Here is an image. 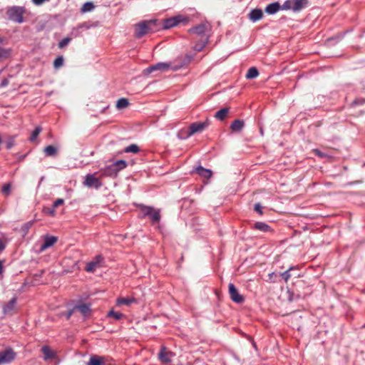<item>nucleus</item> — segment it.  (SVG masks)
Masks as SVG:
<instances>
[{
    "label": "nucleus",
    "mask_w": 365,
    "mask_h": 365,
    "mask_svg": "<svg viewBox=\"0 0 365 365\" xmlns=\"http://www.w3.org/2000/svg\"><path fill=\"white\" fill-rule=\"evenodd\" d=\"M274 274V273H271L269 274V279H272L273 278Z\"/></svg>",
    "instance_id": "obj_51"
},
{
    "label": "nucleus",
    "mask_w": 365,
    "mask_h": 365,
    "mask_svg": "<svg viewBox=\"0 0 365 365\" xmlns=\"http://www.w3.org/2000/svg\"><path fill=\"white\" fill-rule=\"evenodd\" d=\"M75 312H76V309H75V307H74L72 309L69 310V311L67 312V314H66V318H67V319H69V318L71 317V315H72Z\"/></svg>",
    "instance_id": "obj_47"
},
{
    "label": "nucleus",
    "mask_w": 365,
    "mask_h": 365,
    "mask_svg": "<svg viewBox=\"0 0 365 365\" xmlns=\"http://www.w3.org/2000/svg\"><path fill=\"white\" fill-rule=\"evenodd\" d=\"M57 237L54 236H46L44 242L41 246L40 250L41 252L46 250L48 247L53 246L57 242Z\"/></svg>",
    "instance_id": "obj_15"
},
{
    "label": "nucleus",
    "mask_w": 365,
    "mask_h": 365,
    "mask_svg": "<svg viewBox=\"0 0 365 365\" xmlns=\"http://www.w3.org/2000/svg\"><path fill=\"white\" fill-rule=\"evenodd\" d=\"M259 76V71L255 67H251L248 69L247 73L246 74V78L247 79L255 78Z\"/></svg>",
    "instance_id": "obj_26"
},
{
    "label": "nucleus",
    "mask_w": 365,
    "mask_h": 365,
    "mask_svg": "<svg viewBox=\"0 0 365 365\" xmlns=\"http://www.w3.org/2000/svg\"><path fill=\"white\" fill-rule=\"evenodd\" d=\"M16 297H13L9 302L5 304L3 307V313L5 315H13L16 313Z\"/></svg>",
    "instance_id": "obj_10"
},
{
    "label": "nucleus",
    "mask_w": 365,
    "mask_h": 365,
    "mask_svg": "<svg viewBox=\"0 0 365 365\" xmlns=\"http://www.w3.org/2000/svg\"><path fill=\"white\" fill-rule=\"evenodd\" d=\"M228 111V108H222L215 113V117L218 120H223L227 117Z\"/></svg>",
    "instance_id": "obj_25"
},
{
    "label": "nucleus",
    "mask_w": 365,
    "mask_h": 365,
    "mask_svg": "<svg viewBox=\"0 0 365 365\" xmlns=\"http://www.w3.org/2000/svg\"><path fill=\"white\" fill-rule=\"evenodd\" d=\"M96 174L93 175H87L85 178L84 185L88 187H93L95 188H98L101 186V182L98 178L95 176Z\"/></svg>",
    "instance_id": "obj_12"
},
{
    "label": "nucleus",
    "mask_w": 365,
    "mask_h": 365,
    "mask_svg": "<svg viewBox=\"0 0 365 365\" xmlns=\"http://www.w3.org/2000/svg\"><path fill=\"white\" fill-rule=\"evenodd\" d=\"M10 55L9 50L0 47V61L8 58Z\"/></svg>",
    "instance_id": "obj_38"
},
{
    "label": "nucleus",
    "mask_w": 365,
    "mask_h": 365,
    "mask_svg": "<svg viewBox=\"0 0 365 365\" xmlns=\"http://www.w3.org/2000/svg\"><path fill=\"white\" fill-rule=\"evenodd\" d=\"M192 60V58L191 56H186L185 58L182 60L179 63H158L147 68L145 70V73L149 74L155 71H167L170 69L173 71H177L190 63Z\"/></svg>",
    "instance_id": "obj_2"
},
{
    "label": "nucleus",
    "mask_w": 365,
    "mask_h": 365,
    "mask_svg": "<svg viewBox=\"0 0 365 365\" xmlns=\"http://www.w3.org/2000/svg\"><path fill=\"white\" fill-rule=\"evenodd\" d=\"M175 354L168 350L165 346H161L160 351L158 354V359L163 364H168L171 362L173 357Z\"/></svg>",
    "instance_id": "obj_9"
},
{
    "label": "nucleus",
    "mask_w": 365,
    "mask_h": 365,
    "mask_svg": "<svg viewBox=\"0 0 365 365\" xmlns=\"http://www.w3.org/2000/svg\"><path fill=\"white\" fill-rule=\"evenodd\" d=\"M210 125V120L206 119L204 122H195L190 124L188 128L187 136L202 132Z\"/></svg>",
    "instance_id": "obj_5"
},
{
    "label": "nucleus",
    "mask_w": 365,
    "mask_h": 365,
    "mask_svg": "<svg viewBox=\"0 0 365 365\" xmlns=\"http://www.w3.org/2000/svg\"><path fill=\"white\" fill-rule=\"evenodd\" d=\"M118 172L124 169L127 166V163L123 160H119L113 163Z\"/></svg>",
    "instance_id": "obj_30"
},
{
    "label": "nucleus",
    "mask_w": 365,
    "mask_h": 365,
    "mask_svg": "<svg viewBox=\"0 0 365 365\" xmlns=\"http://www.w3.org/2000/svg\"><path fill=\"white\" fill-rule=\"evenodd\" d=\"M313 152H314V153L316 155H317V156H319V157H320V158H324V157H326V156H327V155H326V154H324V153H322V151H320V150H318V149H314V150H313Z\"/></svg>",
    "instance_id": "obj_44"
},
{
    "label": "nucleus",
    "mask_w": 365,
    "mask_h": 365,
    "mask_svg": "<svg viewBox=\"0 0 365 365\" xmlns=\"http://www.w3.org/2000/svg\"><path fill=\"white\" fill-rule=\"evenodd\" d=\"M148 217H150L153 223L158 222L160 220V211L153 209Z\"/></svg>",
    "instance_id": "obj_27"
},
{
    "label": "nucleus",
    "mask_w": 365,
    "mask_h": 365,
    "mask_svg": "<svg viewBox=\"0 0 365 365\" xmlns=\"http://www.w3.org/2000/svg\"><path fill=\"white\" fill-rule=\"evenodd\" d=\"M103 258L101 255H98L96 258L88 262L85 268V270L88 272H93L98 267L101 266V263L103 262Z\"/></svg>",
    "instance_id": "obj_13"
},
{
    "label": "nucleus",
    "mask_w": 365,
    "mask_h": 365,
    "mask_svg": "<svg viewBox=\"0 0 365 365\" xmlns=\"http://www.w3.org/2000/svg\"><path fill=\"white\" fill-rule=\"evenodd\" d=\"M87 365H105V360L102 356L98 355H92L90 357Z\"/></svg>",
    "instance_id": "obj_16"
},
{
    "label": "nucleus",
    "mask_w": 365,
    "mask_h": 365,
    "mask_svg": "<svg viewBox=\"0 0 365 365\" xmlns=\"http://www.w3.org/2000/svg\"><path fill=\"white\" fill-rule=\"evenodd\" d=\"M134 302H135V299L133 297H126V298L121 297V298L117 299V301H116V304L118 305H126V306H129L132 303H134Z\"/></svg>",
    "instance_id": "obj_22"
},
{
    "label": "nucleus",
    "mask_w": 365,
    "mask_h": 365,
    "mask_svg": "<svg viewBox=\"0 0 365 365\" xmlns=\"http://www.w3.org/2000/svg\"><path fill=\"white\" fill-rule=\"evenodd\" d=\"M188 19L182 15L176 16L172 18L166 19L163 22V28L165 29H170L178 25L180 23H187Z\"/></svg>",
    "instance_id": "obj_6"
},
{
    "label": "nucleus",
    "mask_w": 365,
    "mask_h": 365,
    "mask_svg": "<svg viewBox=\"0 0 365 365\" xmlns=\"http://www.w3.org/2000/svg\"><path fill=\"white\" fill-rule=\"evenodd\" d=\"M44 153L47 156H53L56 155L57 150L53 145H48L44 148Z\"/></svg>",
    "instance_id": "obj_29"
},
{
    "label": "nucleus",
    "mask_w": 365,
    "mask_h": 365,
    "mask_svg": "<svg viewBox=\"0 0 365 365\" xmlns=\"http://www.w3.org/2000/svg\"><path fill=\"white\" fill-rule=\"evenodd\" d=\"M250 19L253 21H259L260 20L263 16V13L261 9H255L252 10V11L249 14Z\"/></svg>",
    "instance_id": "obj_20"
},
{
    "label": "nucleus",
    "mask_w": 365,
    "mask_h": 365,
    "mask_svg": "<svg viewBox=\"0 0 365 365\" xmlns=\"http://www.w3.org/2000/svg\"><path fill=\"white\" fill-rule=\"evenodd\" d=\"M11 184L6 183V184H4V186L2 187L1 191L4 195H9L11 192Z\"/></svg>",
    "instance_id": "obj_40"
},
{
    "label": "nucleus",
    "mask_w": 365,
    "mask_h": 365,
    "mask_svg": "<svg viewBox=\"0 0 365 365\" xmlns=\"http://www.w3.org/2000/svg\"><path fill=\"white\" fill-rule=\"evenodd\" d=\"M101 172H102V175H104V176H115L118 173L113 163L107 166Z\"/></svg>",
    "instance_id": "obj_18"
},
{
    "label": "nucleus",
    "mask_w": 365,
    "mask_h": 365,
    "mask_svg": "<svg viewBox=\"0 0 365 365\" xmlns=\"http://www.w3.org/2000/svg\"><path fill=\"white\" fill-rule=\"evenodd\" d=\"M48 213L51 215H54L55 214V208L53 207L51 209H48Z\"/></svg>",
    "instance_id": "obj_49"
},
{
    "label": "nucleus",
    "mask_w": 365,
    "mask_h": 365,
    "mask_svg": "<svg viewBox=\"0 0 365 365\" xmlns=\"http://www.w3.org/2000/svg\"><path fill=\"white\" fill-rule=\"evenodd\" d=\"M128 105L129 101L127 98H120L116 103V107L118 109L125 108L128 106Z\"/></svg>",
    "instance_id": "obj_28"
},
{
    "label": "nucleus",
    "mask_w": 365,
    "mask_h": 365,
    "mask_svg": "<svg viewBox=\"0 0 365 365\" xmlns=\"http://www.w3.org/2000/svg\"><path fill=\"white\" fill-rule=\"evenodd\" d=\"M211 26L209 23L200 24L188 30L190 34L195 35L199 41L195 44L193 48L196 51H201L209 41Z\"/></svg>",
    "instance_id": "obj_1"
},
{
    "label": "nucleus",
    "mask_w": 365,
    "mask_h": 365,
    "mask_svg": "<svg viewBox=\"0 0 365 365\" xmlns=\"http://www.w3.org/2000/svg\"><path fill=\"white\" fill-rule=\"evenodd\" d=\"M24 13L25 9L20 6H14L7 11L9 19L19 24L24 21L23 15Z\"/></svg>",
    "instance_id": "obj_4"
},
{
    "label": "nucleus",
    "mask_w": 365,
    "mask_h": 365,
    "mask_svg": "<svg viewBox=\"0 0 365 365\" xmlns=\"http://www.w3.org/2000/svg\"><path fill=\"white\" fill-rule=\"evenodd\" d=\"M41 351L43 354L44 359H52L54 357V352L50 349L49 346H44L41 348Z\"/></svg>",
    "instance_id": "obj_23"
},
{
    "label": "nucleus",
    "mask_w": 365,
    "mask_h": 365,
    "mask_svg": "<svg viewBox=\"0 0 365 365\" xmlns=\"http://www.w3.org/2000/svg\"><path fill=\"white\" fill-rule=\"evenodd\" d=\"M295 267H289L287 270H286L285 272H284L283 273L281 274V276L282 277V278L284 279V281L286 282H288V280L290 279L291 277V274H290V272L293 269H294Z\"/></svg>",
    "instance_id": "obj_36"
},
{
    "label": "nucleus",
    "mask_w": 365,
    "mask_h": 365,
    "mask_svg": "<svg viewBox=\"0 0 365 365\" xmlns=\"http://www.w3.org/2000/svg\"><path fill=\"white\" fill-rule=\"evenodd\" d=\"M153 21H143L138 24L135 29V35L137 38H141L146 34L150 30V26L153 24Z\"/></svg>",
    "instance_id": "obj_7"
},
{
    "label": "nucleus",
    "mask_w": 365,
    "mask_h": 365,
    "mask_svg": "<svg viewBox=\"0 0 365 365\" xmlns=\"http://www.w3.org/2000/svg\"><path fill=\"white\" fill-rule=\"evenodd\" d=\"M9 82L8 81V79L6 78H4L2 81H1V83L0 84V87H6L9 85Z\"/></svg>",
    "instance_id": "obj_45"
},
{
    "label": "nucleus",
    "mask_w": 365,
    "mask_h": 365,
    "mask_svg": "<svg viewBox=\"0 0 365 365\" xmlns=\"http://www.w3.org/2000/svg\"><path fill=\"white\" fill-rule=\"evenodd\" d=\"M153 209L152 207L143 206L140 210L143 217L148 216Z\"/></svg>",
    "instance_id": "obj_37"
},
{
    "label": "nucleus",
    "mask_w": 365,
    "mask_h": 365,
    "mask_svg": "<svg viewBox=\"0 0 365 365\" xmlns=\"http://www.w3.org/2000/svg\"><path fill=\"white\" fill-rule=\"evenodd\" d=\"M15 145V139L14 137H10L6 140V148L9 150Z\"/></svg>",
    "instance_id": "obj_39"
},
{
    "label": "nucleus",
    "mask_w": 365,
    "mask_h": 365,
    "mask_svg": "<svg viewBox=\"0 0 365 365\" xmlns=\"http://www.w3.org/2000/svg\"><path fill=\"white\" fill-rule=\"evenodd\" d=\"M2 271H3L2 262L0 260V274L2 273Z\"/></svg>",
    "instance_id": "obj_50"
},
{
    "label": "nucleus",
    "mask_w": 365,
    "mask_h": 365,
    "mask_svg": "<svg viewBox=\"0 0 365 365\" xmlns=\"http://www.w3.org/2000/svg\"><path fill=\"white\" fill-rule=\"evenodd\" d=\"M108 317H113L116 320H120L124 317V315L122 313L115 312L113 310H110L108 314Z\"/></svg>",
    "instance_id": "obj_33"
},
{
    "label": "nucleus",
    "mask_w": 365,
    "mask_h": 365,
    "mask_svg": "<svg viewBox=\"0 0 365 365\" xmlns=\"http://www.w3.org/2000/svg\"><path fill=\"white\" fill-rule=\"evenodd\" d=\"M254 210L257 212H258L259 215H262V207L259 203H256L254 206Z\"/></svg>",
    "instance_id": "obj_42"
},
{
    "label": "nucleus",
    "mask_w": 365,
    "mask_h": 365,
    "mask_svg": "<svg viewBox=\"0 0 365 365\" xmlns=\"http://www.w3.org/2000/svg\"><path fill=\"white\" fill-rule=\"evenodd\" d=\"M308 4V0H287L282 5V9L292 10L294 12H298L305 8Z\"/></svg>",
    "instance_id": "obj_3"
},
{
    "label": "nucleus",
    "mask_w": 365,
    "mask_h": 365,
    "mask_svg": "<svg viewBox=\"0 0 365 365\" xmlns=\"http://www.w3.org/2000/svg\"><path fill=\"white\" fill-rule=\"evenodd\" d=\"M93 8H94V5L92 2H86L83 5V6L81 8V12L86 13V12L91 11V10L93 9Z\"/></svg>",
    "instance_id": "obj_32"
},
{
    "label": "nucleus",
    "mask_w": 365,
    "mask_h": 365,
    "mask_svg": "<svg viewBox=\"0 0 365 365\" xmlns=\"http://www.w3.org/2000/svg\"><path fill=\"white\" fill-rule=\"evenodd\" d=\"M75 309L79 312L83 316L88 317L91 314V307L89 304L81 303L75 305Z\"/></svg>",
    "instance_id": "obj_14"
},
{
    "label": "nucleus",
    "mask_w": 365,
    "mask_h": 365,
    "mask_svg": "<svg viewBox=\"0 0 365 365\" xmlns=\"http://www.w3.org/2000/svg\"><path fill=\"white\" fill-rule=\"evenodd\" d=\"M5 248V245L3 241L0 239V252L3 251Z\"/></svg>",
    "instance_id": "obj_48"
},
{
    "label": "nucleus",
    "mask_w": 365,
    "mask_h": 365,
    "mask_svg": "<svg viewBox=\"0 0 365 365\" xmlns=\"http://www.w3.org/2000/svg\"><path fill=\"white\" fill-rule=\"evenodd\" d=\"M63 203V199H57L54 202H53V207H54L55 209L56 207H58V206L61 205Z\"/></svg>",
    "instance_id": "obj_43"
},
{
    "label": "nucleus",
    "mask_w": 365,
    "mask_h": 365,
    "mask_svg": "<svg viewBox=\"0 0 365 365\" xmlns=\"http://www.w3.org/2000/svg\"><path fill=\"white\" fill-rule=\"evenodd\" d=\"M282 9V6L278 2H274L268 4L265 8V12L269 14H273Z\"/></svg>",
    "instance_id": "obj_17"
},
{
    "label": "nucleus",
    "mask_w": 365,
    "mask_h": 365,
    "mask_svg": "<svg viewBox=\"0 0 365 365\" xmlns=\"http://www.w3.org/2000/svg\"><path fill=\"white\" fill-rule=\"evenodd\" d=\"M138 151H139V148L135 144H131L125 148V153H138Z\"/></svg>",
    "instance_id": "obj_34"
},
{
    "label": "nucleus",
    "mask_w": 365,
    "mask_h": 365,
    "mask_svg": "<svg viewBox=\"0 0 365 365\" xmlns=\"http://www.w3.org/2000/svg\"><path fill=\"white\" fill-rule=\"evenodd\" d=\"M49 0H32L33 3L36 5H41L46 1H48Z\"/></svg>",
    "instance_id": "obj_46"
},
{
    "label": "nucleus",
    "mask_w": 365,
    "mask_h": 365,
    "mask_svg": "<svg viewBox=\"0 0 365 365\" xmlns=\"http://www.w3.org/2000/svg\"><path fill=\"white\" fill-rule=\"evenodd\" d=\"M254 227L264 232H267L271 230L270 227L267 224L262 222H256Z\"/></svg>",
    "instance_id": "obj_24"
},
{
    "label": "nucleus",
    "mask_w": 365,
    "mask_h": 365,
    "mask_svg": "<svg viewBox=\"0 0 365 365\" xmlns=\"http://www.w3.org/2000/svg\"><path fill=\"white\" fill-rule=\"evenodd\" d=\"M244 126H245L244 121L241 120H239V119H237V120H235L232 123V124L230 125V128L234 132H240V131H241L242 130Z\"/></svg>",
    "instance_id": "obj_19"
},
{
    "label": "nucleus",
    "mask_w": 365,
    "mask_h": 365,
    "mask_svg": "<svg viewBox=\"0 0 365 365\" xmlns=\"http://www.w3.org/2000/svg\"><path fill=\"white\" fill-rule=\"evenodd\" d=\"M71 38H69V37H66V38H64L63 39H62L59 43H58V47L60 48H64L66 46H67L69 42L71 41Z\"/></svg>",
    "instance_id": "obj_41"
},
{
    "label": "nucleus",
    "mask_w": 365,
    "mask_h": 365,
    "mask_svg": "<svg viewBox=\"0 0 365 365\" xmlns=\"http://www.w3.org/2000/svg\"><path fill=\"white\" fill-rule=\"evenodd\" d=\"M196 173L203 177L204 178L209 179L212 176V171L208 169H205L201 166H199L196 168Z\"/></svg>",
    "instance_id": "obj_21"
},
{
    "label": "nucleus",
    "mask_w": 365,
    "mask_h": 365,
    "mask_svg": "<svg viewBox=\"0 0 365 365\" xmlns=\"http://www.w3.org/2000/svg\"><path fill=\"white\" fill-rule=\"evenodd\" d=\"M229 294L231 299L236 303H242L244 297L239 293L238 290L232 283H230L228 286Z\"/></svg>",
    "instance_id": "obj_11"
},
{
    "label": "nucleus",
    "mask_w": 365,
    "mask_h": 365,
    "mask_svg": "<svg viewBox=\"0 0 365 365\" xmlns=\"http://www.w3.org/2000/svg\"><path fill=\"white\" fill-rule=\"evenodd\" d=\"M16 353L11 348L0 351V364L9 363L15 359Z\"/></svg>",
    "instance_id": "obj_8"
},
{
    "label": "nucleus",
    "mask_w": 365,
    "mask_h": 365,
    "mask_svg": "<svg viewBox=\"0 0 365 365\" xmlns=\"http://www.w3.org/2000/svg\"><path fill=\"white\" fill-rule=\"evenodd\" d=\"M63 64V56H58L53 61V67L56 69H58Z\"/></svg>",
    "instance_id": "obj_35"
},
{
    "label": "nucleus",
    "mask_w": 365,
    "mask_h": 365,
    "mask_svg": "<svg viewBox=\"0 0 365 365\" xmlns=\"http://www.w3.org/2000/svg\"><path fill=\"white\" fill-rule=\"evenodd\" d=\"M41 130H42L41 127L37 126L31 135V137L29 138L30 141L34 142L36 140V139L37 138V137L38 136V135L40 134V133L41 132Z\"/></svg>",
    "instance_id": "obj_31"
}]
</instances>
